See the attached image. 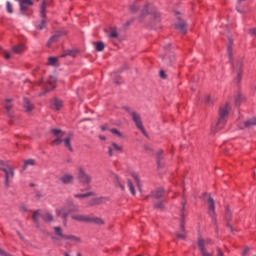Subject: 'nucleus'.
I'll list each match as a JSON object with an SVG mask.
<instances>
[{"instance_id":"f257e3e1","label":"nucleus","mask_w":256,"mask_h":256,"mask_svg":"<svg viewBox=\"0 0 256 256\" xmlns=\"http://www.w3.org/2000/svg\"><path fill=\"white\" fill-rule=\"evenodd\" d=\"M142 15H149V19H154V21H159V17H161L157 9L153 8L150 3L143 5Z\"/></svg>"},{"instance_id":"f03ea898","label":"nucleus","mask_w":256,"mask_h":256,"mask_svg":"<svg viewBox=\"0 0 256 256\" xmlns=\"http://www.w3.org/2000/svg\"><path fill=\"white\" fill-rule=\"evenodd\" d=\"M229 111H231V107H229V104L220 107L219 119L217 122V127H219V129H221L222 125H225V123L227 122V117H229Z\"/></svg>"},{"instance_id":"7ed1b4c3","label":"nucleus","mask_w":256,"mask_h":256,"mask_svg":"<svg viewBox=\"0 0 256 256\" xmlns=\"http://www.w3.org/2000/svg\"><path fill=\"white\" fill-rule=\"evenodd\" d=\"M213 241L210 238H198V247L202 256H213V254L207 251L208 245H212Z\"/></svg>"},{"instance_id":"20e7f679","label":"nucleus","mask_w":256,"mask_h":256,"mask_svg":"<svg viewBox=\"0 0 256 256\" xmlns=\"http://www.w3.org/2000/svg\"><path fill=\"white\" fill-rule=\"evenodd\" d=\"M76 175L78 181H80V183H83L84 185H89V183H91L92 181L91 175L87 174L85 169H83V167L81 166L77 167Z\"/></svg>"},{"instance_id":"39448f33","label":"nucleus","mask_w":256,"mask_h":256,"mask_svg":"<svg viewBox=\"0 0 256 256\" xmlns=\"http://www.w3.org/2000/svg\"><path fill=\"white\" fill-rule=\"evenodd\" d=\"M0 171H3L5 173V185L6 187H9V179H13V177H15L13 167H11V165L6 164L0 167Z\"/></svg>"},{"instance_id":"423d86ee","label":"nucleus","mask_w":256,"mask_h":256,"mask_svg":"<svg viewBox=\"0 0 256 256\" xmlns=\"http://www.w3.org/2000/svg\"><path fill=\"white\" fill-rule=\"evenodd\" d=\"M130 116L132 120L134 121L137 129L143 133V135H147V132L145 131V128L143 127V122L141 121V116L136 111L130 112Z\"/></svg>"},{"instance_id":"0eeeda50","label":"nucleus","mask_w":256,"mask_h":256,"mask_svg":"<svg viewBox=\"0 0 256 256\" xmlns=\"http://www.w3.org/2000/svg\"><path fill=\"white\" fill-rule=\"evenodd\" d=\"M55 213L57 217H60L61 219H63L64 225H67V217H69V214H70L67 204L65 206L56 208Z\"/></svg>"},{"instance_id":"6e6552de","label":"nucleus","mask_w":256,"mask_h":256,"mask_svg":"<svg viewBox=\"0 0 256 256\" xmlns=\"http://www.w3.org/2000/svg\"><path fill=\"white\" fill-rule=\"evenodd\" d=\"M183 211H185V202H182V209H181L182 220H181V223H180V232L176 233V237L178 239H186V237H187L185 235V222L183 221V217H184Z\"/></svg>"},{"instance_id":"1a4fd4ad","label":"nucleus","mask_w":256,"mask_h":256,"mask_svg":"<svg viewBox=\"0 0 256 256\" xmlns=\"http://www.w3.org/2000/svg\"><path fill=\"white\" fill-rule=\"evenodd\" d=\"M55 83H57V78L55 76L50 77L44 85L45 91L40 93V96L45 95V93H49V91H53V89H55Z\"/></svg>"},{"instance_id":"9d476101","label":"nucleus","mask_w":256,"mask_h":256,"mask_svg":"<svg viewBox=\"0 0 256 256\" xmlns=\"http://www.w3.org/2000/svg\"><path fill=\"white\" fill-rule=\"evenodd\" d=\"M20 6L21 15H25L27 13V9L33 5V0H16Z\"/></svg>"},{"instance_id":"9b49d317","label":"nucleus","mask_w":256,"mask_h":256,"mask_svg":"<svg viewBox=\"0 0 256 256\" xmlns=\"http://www.w3.org/2000/svg\"><path fill=\"white\" fill-rule=\"evenodd\" d=\"M175 27L183 35H185V33H187V22H185V20L178 19V21L175 24Z\"/></svg>"},{"instance_id":"f8f14e48","label":"nucleus","mask_w":256,"mask_h":256,"mask_svg":"<svg viewBox=\"0 0 256 256\" xmlns=\"http://www.w3.org/2000/svg\"><path fill=\"white\" fill-rule=\"evenodd\" d=\"M66 205H67L70 213H79V206L75 205V202L73 201V199H68L66 201Z\"/></svg>"},{"instance_id":"ddd939ff","label":"nucleus","mask_w":256,"mask_h":256,"mask_svg":"<svg viewBox=\"0 0 256 256\" xmlns=\"http://www.w3.org/2000/svg\"><path fill=\"white\" fill-rule=\"evenodd\" d=\"M71 139H73L72 133L68 134L67 137L62 139V143L64 144V147H66V149H68V151L73 152V146H71Z\"/></svg>"},{"instance_id":"4468645a","label":"nucleus","mask_w":256,"mask_h":256,"mask_svg":"<svg viewBox=\"0 0 256 256\" xmlns=\"http://www.w3.org/2000/svg\"><path fill=\"white\" fill-rule=\"evenodd\" d=\"M75 178L71 174H64L59 178V181H61L64 185H69L73 183V180Z\"/></svg>"},{"instance_id":"2eb2a0df","label":"nucleus","mask_w":256,"mask_h":256,"mask_svg":"<svg viewBox=\"0 0 256 256\" xmlns=\"http://www.w3.org/2000/svg\"><path fill=\"white\" fill-rule=\"evenodd\" d=\"M71 219L73 221H79L83 223H88L89 221V216L81 215V214H72Z\"/></svg>"},{"instance_id":"dca6fc26","label":"nucleus","mask_w":256,"mask_h":256,"mask_svg":"<svg viewBox=\"0 0 256 256\" xmlns=\"http://www.w3.org/2000/svg\"><path fill=\"white\" fill-rule=\"evenodd\" d=\"M63 107V101L57 99V98H54L52 101H51V108L54 110V111H60V109Z\"/></svg>"},{"instance_id":"f3484780","label":"nucleus","mask_w":256,"mask_h":256,"mask_svg":"<svg viewBox=\"0 0 256 256\" xmlns=\"http://www.w3.org/2000/svg\"><path fill=\"white\" fill-rule=\"evenodd\" d=\"M208 209H209V215L210 217H213L215 215V200L209 196L208 198Z\"/></svg>"},{"instance_id":"a211bd4d","label":"nucleus","mask_w":256,"mask_h":256,"mask_svg":"<svg viewBox=\"0 0 256 256\" xmlns=\"http://www.w3.org/2000/svg\"><path fill=\"white\" fill-rule=\"evenodd\" d=\"M64 239L70 241L72 245H79V243H81V239L75 235H66Z\"/></svg>"},{"instance_id":"6ab92c4d","label":"nucleus","mask_w":256,"mask_h":256,"mask_svg":"<svg viewBox=\"0 0 256 256\" xmlns=\"http://www.w3.org/2000/svg\"><path fill=\"white\" fill-rule=\"evenodd\" d=\"M41 217H42L43 221H45L46 223H51V222L55 221L53 214H51L50 212H44L43 214H41Z\"/></svg>"},{"instance_id":"aec40b11","label":"nucleus","mask_w":256,"mask_h":256,"mask_svg":"<svg viewBox=\"0 0 256 256\" xmlns=\"http://www.w3.org/2000/svg\"><path fill=\"white\" fill-rule=\"evenodd\" d=\"M46 11H47V1L43 0L42 4L40 5V17L42 19H45V17H47Z\"/></svg>"},{"instance_id":"412c9836","label":"nucleus","mask_w":256,"mask_h":256,"mask_svg":"<svg viewBox=\"0 0 256 256\" xmlns=\"http://www.w3.org/2000/svg\"><path fill=\"white\" fill-rule=\"evenodd\" d=\"M256 125V117L246 120L242 126H240V129H245V127H253Z\"/></svg>"},{"instance_id":"4be33fe9","label":"nucleus","mask_w":256,"mask_h":256,"mask_svg":"<svg viewBox=\"0 0 256 256\" xmlns=\"http://www.w3.org/2000/svg\"><path fill=\"white\" fill-rule=\"evenodd\" d=\"M114 185L115 187H118L121 191L125 192V185L121 183V179L117 175H114Z\"/></svg>"},{"instance_id":"5701e85b","label":"nucleus","mask_w":256,"mask_h":256,"mask_svg":"<svg viewBox=\"0 0 256 256\" xmlns=\"http://www.w3.org/2000/svg\"><path fill=\"white\" fill-rule=\"evenodd\" d=\"M163 195H165V192L163 191V189L154 190L151 193V197H153V199H161Z\"/></svg>"},{"instance_id":"b1692460","label":"nucleus","mask_w":256,"mask_h":256,"mask_svg":"<svg viewBox=\"0 0 256 256\" xmlns=\"http://www.w3.org/2000/svg\"><path fill=\"white\" fill-rule=\"evenodd\" d=\"M24 108L26 113H31V111H33V104L27 98H24Z\"/></svg>"},{"instance_id":"393cba45","label":"nucleus","mask_w":256,"mask_h":256,"mask_svg":"<svg viewBox=\"0 0 256 256\" xmlns=\"http://www.w3.org/2000/svg\"><path fill=\"white\" fill-rule=\"evenodd\" d=\"M12 51L16 53V55H21L23 51H25V45L24 44H18L12 48Z\"/></svg>"},{"instance_id":"a878e982","label":"nucleus","mask_w":256,"mask_h":256,"mask_svg":"<svg viewBox=\"0 0 256 256\" xmlns=\"http://www.w3.org/2000/svg\"><path fill=\"white\" fill-rule=\"evenodd\" d=\"M241 67H243V63L241 62H238L234 68L236 69L237 71V78H236V81L237 83H239V81H241Z\"/></svg>"},{"instance_id":"bb28decb","label":"nucleus","mask_w":256,"mask_h":256,"mask_svg":"<svg viewBox=\"0 0 256 256\" xmlns=\"http://www.w3.org/2000/svg\"><path fill=\"white\" fill-rule=\"evenodd\" d=\"M88 223H95L96 225H103L105 223V221H103V219L101 218H97V217H89V221Z\"/></svg>"},{"instance_id":"cd10ccee","label":"nucleus","mask_w":256,"mask_h":256,"mask_svg":"<svg viewBox=\"0 0 256 256\" xmlns=\"http://www.w3.org/2000/svg\"><path fill=\"white\" fill-rule=\"evenodd\" d=\"M54 233L55 235H58V237H61L62 239H65V237L67 236L63 234V229H61V227L59 226L54 227Z\"/></svg>"},{"instance_id":"c85d7f7f","label":"nucleus","mask_w":256,"mask_h":256,"mask_svg":"<svg viewBox=\"0 0 256 256\" xmlns=\"http://www.w3.org/2000/svg\"><path fill=\"white\" fill-rule=\"evenodd\" d=\"M163 151L159 150L157 152V165L158 167H163Z\"/></svg>"},{"instance_id":"c756f323","label":"nucleus","mask_w":256,"mask_h":256,"mask_svg":"<svg viewBox=\"0 0 256 256\" xmlns=\"http://www.w3.org/2000/svg\"><path fill=\"white\" fill-rule=\"evenodd\" d=\"M11 101H13L12 99H6L5 100V110L7 111L8 115H9V111H11V109H13V104H11Z\"/></svg>"},{"instance_id":"7c9ffc66","label":"nucleus","mask_w":256,"mask_h":256,"mask_svg":"<svg viewBox=\"0 0 256 256\" xmlns=\"http://www.w3.org/2000/svg\"><path fill=\"white\" fill-rule=\"evenodd\" d=\"M132 177H133V179H134V181H135V183H136V185L138 187V190L141 193V179H139V176L136 173H133Z\"/></svg>"},{"instance_id":"2f4dec72","label":"nucleus","mask_w":256,"mask_h":256,"mask_svg":"<svg viewBox=\"0 0 256 256\" xmlns=\"http://www.w3.org/2000/svg\"><path fill=\"white\" fill-rule=\"evenodd\" d=\"M57 41H59V34H56L54 36H52L48 42H47V46L50 47V45H53V43H57Z\"/></svg>"},{"instance_id":"473e14b6","label":"nucleus","mask_w":256,"mask_h":256,"mask_svg":"<svg viewBox=\"0 0 256 256\" xmlns=\"http://www.w3.org/2000/svg\"><path fill=\"white\" fill-rule=\"evenodd\" d=\"M104 201H107V198L105 197L95 198L93 202L90 203V205H99L101 203H104Z\"/></svg>"},{"instance_id":"72a5a7b5","label":"nucleus","mask_w":256,"mask_h":256,"mask_svg":"<svg viewBox=\"0 0 256 256\" xmlns=\"http://www.w3.org/2000/svg\"><path fill=\"white\" fill-rule=\"evenodd\" d=\"M91 195H93V192H88L85 194H75L74 197L75 199H85L87 197H91Z\"/></svg>"},{"instance_id":"f704fd0d","label":"nucleus","mask_w":256,"mask_h":256,"mask_svg":"<svg viewBox=\"0 0 256 256\" xmlns=\"http://www.w3.org/2000/svg\"><path fill=\"white\" fill-rule=\"evenodd\" d=\"M127 183H128V188H129L131 195H136L135 186H133V182L130 179H128Z\"/></svg>"},{"instance_id":"c9c22d12","label":"nucleus","mask_w":256,"mask_h":256,"mask_svg":"<svg viewBox=\"0 0 256 256\" xmlns=\"http://www.w3.org/2000/svg\"><path fill=\"white\" fill-rule=\"evenodd\" d=\"M105 49V44L103 42H97L95 43V50L98 52L103 51Z\"/></svg>"},{"instance_id":"e433bc0d","label":"nucleus","mask_w":256,"mask_h":256,"mask_svg":"<svg viewBox=\"0 0 256 256\" xmlns=\"http://www.w3.org/2000/svg\"><path fill=\"white\" fill-rule=\"evenodd\" d=\"M141 7V5L139 4V1L134 2L131 6H130V10L135 13V11H138V9Z\"/></svg>"},{"instance_id":"4c0bfd02","label":"nucleus","mask_w":256,"mask_h":256,"mask_svg":"<svg viewBox=\"0 0 256 256\" xmlns=\"http://www.w3.org/2000/svg\"><path fill=\"white\" fill-rule=\"evenodd\" d=\"M41 215V213L39 212V210L35 211L32 215V219L34 221V223L37 225V223H39V216Z\"/></svg>"},{"instance_id":"58836bf2","label":"nucleus","mask_w":256,"mask_h":256,"mask_svg":"<svg viewBox=\"0 0 256 256\" xmlns=\"http://www.w3.org/2000/svg\"><path fill=\"white\" fill-rule=\"evenodd\" d=\"M111 145L114 151H118V153H121V151H123V146H119V144L115 142H113Z\"/></svg>"},{"instance_id":"ea45409f","label":"nucleus","mask_w":256,"mask_h":256,"mask_svg":"<svg viewBox=\"0 0 256 256\" xmlns=\"http://www.w3.org/2000/svg\"><path fill=\"white\" fill-rule=\"evenodd\" d=\"M29 165H30V166L35 165V160H33V159H28V160H26V161L24 162V167H23V169H27V167H29Z\"/></svg>"},{"instance_id":"a19ab883","label":"nucleus","mask_w":256,"mask_h":256,"mask_svg":"<svg viewBox=\"0 0 256 256\" xmlns=\"http://www.w3.org/2000/svg\"><path fill=\"white\" fill-rule=\"evenodd\" d=\"M45 27H47V21H45V19H42L41 23L38 25L37 29H39V31H43V29H45Z\"/></svg>"},{"instance_id":"79ce46f5","label":"nucleus","mask_w":256,"mask_h":256,"mask_svg":"<svg viewBox=\"0 0 256 256\" xmlns=\"http://www.w3.org/2000/svg\"><path fill=\"white\" fill-rule=\"evenodd\" d=\"M6 11L7 13H10V14L13 13V4H11V2L9 1L6 2Z\"/></svg>"},{"instance_id":"37998d69","label":"nucleus","mask_w":256,"mask_h":256,"mask_svg":"<svg viewBox=\"0 0 256 256\" xmlns=\"http://www.w3.org/2000/svg\"><path fill=\"white\" fill-rule=\"evenodd\" d=\"M110 132H112L113 135H116V137H123V134L116 128L110 129Z\"/></svg>"},{"instance_id":"c03bdc74","label":"nucleus","mask_w":256,"mask_h":256,"mask_svg":"<svg viewBox=\"0 0 256 256\" xmlns=\"http://www.w3.org/2000/svg\"><path fill=\"white\" fill-rule=\"evenodd\" d=\"M57 57H50L48 58V65H57Z\"/></svg>"},{"instance_id":"a18cd8bd","label":"nucleus","mask_w":256,"mask_h":256,"mask_svg":"<svg viewBox=\"0 0 256 256\" xmlns=\"http://www.w3.org/2000/svg\"><path fill=\"white\" fill-rule=\"evenodd\" d=\"M110 39H117L119 37V33H117V30H113L110 34H109Z\"/></svg>"},{"instance_id":"49530a36","label":"nucleus","mask_w":256,"mask_h":256,"mask_svg":"<svg viewBox=\"0 0 256 256\" xmlns=\"http://www.w3.org/2000/svg\"><path fill=\"white\" fill-rule=\"evenodd\" d=\"M63 143V139L57 137L54 141L51 142V145L55 146V145H59Z\"/></svg>"},{"instance_id":"de8ad7c7","label":"nucleus","mask_w":256,"mask_h":256,"mask_svg":"<svg viewBox=\"0 0 256 256\" xmlns=\"http://www.w3.org/2000/svg\"><path fill=\"white\" fill-rule=\"evenodd\" d=\"M155 209H163V207H165V205L163 204V201H158L155 205H154Z\"/></svg>"},{"instance_id":"09e8293b","label":"nucleus","mask_w":256,"mask_h":256,"mask_svg":"<svg viewBox=\"0 0 256 256\" xmlns=\"http://www.w3.org/2000/svg\"><path fill=\"white\" fill-rule=\"evenodd\" d=\"M69 56H73V51L71 50H65L62 54V57H69Z\"/></svg>"},{"instance_id":"8fccbe9b","label":"nucleus","mask_w":256,"mask_h":256,"mask_svg":"<svg viewBox=\"0 0 256 256\" xmlns=\"http://www.w3.org/2000/svg\"><path fill=\"white\" fill-rule=\"evenodd\" d=\"M51 133H53V135H55V137H58V135H61L62 131H61V129H52Z\"/></svg>"},{"instance_id":"3c124183","label":"nucleus","mask_w":256,"mask_h":256,"mask_svg":"<svg viewBox=\"0 0 256 256\" xmlns=\"http://www.w3.org/2000/svg\"><path fill=\"white\" fill-rule=\"evenodd\" d=\"M114 151L115 150L113 149L112 144L110 146H108V155H109V157H113Z\"/></svg>"},{"instance_id":"603ef678","label":"nucleus","mask_w":256,"mask_h":256,"mask_svg":"<svg viewBox=\"0 0 256 256\" xmlns=\"http://www.w3.org/2000/svg\"><path fill=\"white\" fill-rule=\"evenodd\" d=\"M227 55H228V57H231V55H233V49L231 48V44L228 45V48H227Z\"/></svg>"},{"instance_id":"864d4df0","label":"nucleus","mask_w":256,"mask_h":256,"mask_svg":"<svg viewBox=\"0 0 256 256\" xmlns=\"http://www.w3.org/2000/svg\"><path fill=\"white\" fill-rule=\"evenodd\" d=\"M248 33H249V35H253L254 37H256V28H250L248 30Z\"/></svg>"},{"instance_id":"5fc2aeb1","label":"nucleus","mask_w":256,"mask_h":256,"mask_svg":"<svg viewBox=\"0 0 256 256\" xmlns=\"http://www.w3.org/2000/svg\"><path fill=\"white\" fill-rule=\"evenodd\" d=\"M19 209H20V211H21L22 213L27 212V206H25V204H21V205L19 206Z\"/></svg>"},{"instance_id":"6e6d98bb","label":"nucleus","mask_w":256,"mask_h":256,"mask_svg":"<svg viewBox=\"0 0 256 256\" xmlns=\"http://www.w3.org/2000/svg\"><path fill=\"white\" fill-rule=\"evenodd\" d=\"M123 109H124V111L129 113V115H131V113H135V111L131 110V108H129V106H124Z\"/></svg>"},{"instance_id":"4d7b16f0","label":"nucleus","mask_w":256,"mask_h":256,"mask_svg":"<svg viewBox=\"0 0 256 256\" xmlns=\"http://www.w3.org/2000/svg\"><path fill=\"white\" fill-rule=\"evenodd\" d=\"M226 219H227V221H229V219H231V212L229 211V209L226 210Z\"/></svg>"},{"instance_id":"13d9d810","label":"nucleus","mask_w":256,"mask_h":256,"mask_svg":"<svg viewBox=\"0 0 256 256\" xmlns=\"http://www.w3.org/2000/svg\"><path fill=\"white\" fill-rule=\"evenodd\" d=\"M160 77L162 79H167V76L165 75V71H163V70L160 71Z\"/></svg>"},{"instance_id":"bf43d9fd","label":"nucleus","mask_w":256,"mask_h":256,"mask_svg":"<svg viewBox=\"0 0 256 256\" xmlns=\"http://www.w3.org/2000/svg\"><path fill=\"white\" fill-rule=\"evenodd\" d=\"M4 58L11 59V54H9V52L4 53Z\"/></svg>"},{"instance_id":"052dcab7","label":"nucleus","mask_w":256,"mask_h":256,"mask_svg":"<svg viewBox=\"0 0 256 256\" xmlns=\"http://www.w3.org/2000/svg\"><path fill=\"white\" fill-rule=\"evenodd\" d=\"M206 103H211V96L206 97Z\"/></svg>"},{"instance_id":"680f3d73","label":"nucleus","mask_w":256,"mask_h":256,"mask_svg":"<svg viewBox=\"0 0 256 256\" xmlns=\"http://www.w3.org/2000/svg\"><path fill=\"white\" fill-rule=\"evenodd\" d=\"M218 256H224L223 251H221V249H218Z\"/></svg>"},{"instance_id":"e2e57ef3","label":"nucleus","mask_w":256,"mask_h":256,"mask_svg":"<svg viewBox=\"0 0 256 256\" xmlns=\"http://www.w3.org/2000/svg\"><path fill=\"white\" fill-rule=\"evenodd\" d=\"M173 61H175V56L170 57V63H173Z\"/></svg>"},{"instance_id":"0e129e2a","label":"nucleus","mask_w":256,"mask_h":256,"mask_svg":"<svg viewBox=\"0 0 256 256\" xmlns=\"http://www.w3.org/2000/svg\"><path fill=\"white\" fill-rule=\"evenodd\" d=\"M101 129L102 131H107V126H102Z\"/></svg>"},{"instance_id":"69168bd1","label":"nucleus","mask_w":256,"mask_h":256,"mask_svg":"<svg viewBox=\"0 0 256 256\" xmlns=\"http://www.w3.org/2000/svg\"><path fill=\"white\" fill-rule=\"evenodd\" d=\"M228 227L230 228V231H233V227L231 226V224H228Z\"/></svg>"},{"instance_id":"338daca9","label":"nucleus","mask_w":256,"mask_h":256,"mask_svg":"<svg viewBox=\"0 0 256 256\" xmlns=\"http://www.w3.org/2000/svg\"><path fill=\"white\" fill-rule=\"evenodd\" d=\"M238 13H241V9H239V6L236 7Z\"/></svg>"},{"instance_id":"774afa93","label":"nucleus","mask_w":256,"mask_h":256,"mask_svg":"<svg viewBox=\"0 0 256 256\" xmlns=\"http://www.w3.org/2000/svg\"><path fill=\"white\" fill-rule=\"evenodd\" d=\"M64 256H70V255H69V253L65 252V253H64Z\"/></svg>"}]
</instances>
